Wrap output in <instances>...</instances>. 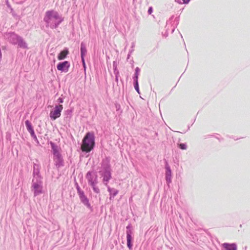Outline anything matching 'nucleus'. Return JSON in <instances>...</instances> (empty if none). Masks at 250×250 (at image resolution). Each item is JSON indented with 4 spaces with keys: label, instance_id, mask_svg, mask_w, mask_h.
Listing matches in <instances>:
<instances>
[{
    "label": "nucleus",
    "instance_id": "1",
    "mask_svg": "<svg viewBox=\"0 0 250 250\" xmlns=\"http://www.w3.org/2000/svg\"><path fill=\"white\" fill-rule=\"evenodd\" d=\"M95 146V136L93 132H87L82 141L81 150L83 152H89Z\"/></svg>",
    "mask_w": 250,
    "mask_h": 250
},
{
    "label": "nucleus",
    "instance_id": "2",
    "mask_svg": "<svg viewBox=\"0 0 250 250\" xmlns=\"http://www.w3.org/2000/svg\"><path fill=\"white\" fill-rule=\"evenodd\" d=\"M60 17L58 12L53 10L48 11L45 13V16L44 18V20L47 23H50L51 22H54L56 23L58 21H60Z\"/></svg>",
    "mask_w": 250,
    "mask_h": 250
},
{
    "label": "nucleus",
    "instance_id": "3",
    "mask_svg": "<svg viewBox=\"0 0 250 250\" xmlns=\"http://www.w3.org/2000/svg\"><path fill=\"white\" fill-rule=\"evenodd\" d=\"M63 109L62 105L60 104L56 105L53 110L50 111L49 116L51 119L55 120L60 117L61 115V112Z\"/></svg>",
    "mask_w": 250,
    "mask_h": 250
},
{
    "label": "nucleus",
    "instance_id": "4",
    "mask_svg": "<svg viewBox=\"0 0 250 250\" xmlns=\"http://www.w3.org/2000/svg\"><path fill=\"white\" fill-rule=\"evenodd\" d=\"M50 144L53 150L54 160L61 162L62 161V156L60 153V148L53 143H51Z\"/></svg>",
    "mask_w": 250,
    "mask_h": 250
},
{
    "label": "nucleus",
    "instance_id": "5",
    "mask_svg": "<svg viewBox=\"0 0 250 250\" xmlns=\"http://www.w3.org/2000/svg\"><path fill=\"white\" fill-rule=\"evenodd\" d=\"M32 188L34 191L35 196L41 194L42 191V182L33 183L32 186Z\"/></svg>",
    "mask_w": 250,
    "mask_h": 250
},
{
    "label": "nucleus",
    "instance_id": "6",
    "mask_svg": "<svg viewBox=\"0 0 250 250\" xmlns=\"http://www.w3.org/2000/svg\"><path fill=\"white\" fill-rule=\"evenodd\" d=\"M70 67V64L67 61L60 62L57 66V69L59 71L67 72Z\"/></svg>",
    "mask_w": 250,
    "mask_h": 250
},
{
    "label": "nucleus",
    "instance_id": "7",
    "mask_svg": "<svg viewBox=\"0 0 250 250\" xmlns=\"http://www.w3.org/2000/svg\"><path fill=\"white\" fill-rule=\"evenodd\" d=\"M86 178L88 180L89 184H90L92 187H94V186H96L97 183V181L95 179H93L92 177V172H88L87 173L86 175Z\"/></svg>",
    "mask_w": 250,
    "mask_h": 250
},
{
    "label": "nucleus",
    "instance_id": "8",
    "mask_svg": "<svg viewBox=\"0 0 250 250\" xmlns=\"http://www.w3.org/2000/svg\"><path fill=\"white\" fill-rule=\"evenodd\" d=\"M131 234L132 231L131 230H128L126 231L127 246L129 250H131L132 248V245L131 244Z\"/></svg>",
    "mask_w": 250,
    "mask_h": 250
},
{
    "label": "nucleus",
    "instance_id": "9",
    "mask_svg": "<svg viewBox=\"0 0 250 250\" xmlns=\"http://www.w3.org/2000/svg\"><path fill=\"white\" fill-rule=\"evenodd\" d=\"M223 247L225 250H237V246L235 244H229L225 243L222 244Z\"/></svg>",
    "mask_w": 250,
    "mask_h": 250
},
{
    "label": "nucleus",
    "instance_id": "10",
    "mask_svg": "<svg viewBox=\"0 0 250 250\" xmlns=\"http://www.w3.org/2000/svg\"><path fill=\"white\" fill-rule=\"evenodd\" d=\"M17 43L18 45L21 48H27L26 43L24 41V40L19 36H17Z\"/></svg>",
    "mask_w": 250,
    "mask_h": 250
},
{
    "label": "nucleus",
    "instance_id": "11",
    "mask_svg": "<svg viewBox=\"0 0 250 250\" xmlns=\"http://www.w3.org/2000/svg\"><path fill=\"white\" fill-rule=\"evenodd\" d=\"M25 125L27 127V130L29 132L31 135L33 137H35V134L34 131V129L32 126L31 124L28 120L25 121Z\"/></svg>",
    "mask_w": 250,
    "mask_h": 250
},
{
    "label": "nucleus",
    "instance_id": "12",
    "mask_svg": "<svg viewBox=\"0 0 250 250\" xmlns=\"http://www.w3.org/2000/svg\"><path fill=\"white\" fill-rule=\"evenodd\" d=\"M68 50L67 49H64L61 51L58 56V59L59 60H62L65 59L67 55L68 54Z\"/></svg>",
    "mask_w": 250,
    "mask_h": 250
},
{
    "label": "nucleus",
    "instance_id": "13",
    "mask_svg": "<svg viewBox=\"0 0 250 250\" xmlns=\"http://www.w3.org/2000/svg\"><path fill=\"white\" fill-rule=\"evenodd\" d=\"M87 53L86 48L83 43H81V58H84Z\"/></svg>",
    "mask_w": 250,
    "mask_h": 250
},
{
    "label": "nucleus",
    "instance_id": "14",
    "mask_svg": "<svg viewBox=\"0 0 250 250\" xmlns=\"http://www.w3.org/2000/svg\"><path fill=\"white\" fill-rule=\"evenodd\" d=\"M166 172V180L167 181L170 182V177H171V170L169 168H167Z\"/></svg>",
    "mask_w": 250,
    "mask_h": 250
},
{
    "label": "nucleus",
    "instance_id": "15",
    "mask_svg": "<svg viewBox=\"0 0 250 250\" xmlns=\"http://www.w3.org/2000/svg\"><path fill=\"white\" fill-rule=\"evenodd\" d=\"M79 193L80 197L81 198L82 201H83V200L84 199L86 200V201H87V200L86 198L85 197V196L84 195L83 192L79 191Z\"/></svg>",
    "mask_w": 250,
    "mask_h": 250
},
{
    "label": "nucleus",
    "instance_id": "16",
    "mask_svg": "<svg viewBox=\"0 0 250 250\" xmlns=\"http://www.w3.org/2000/svg\"><path fill=\"white\" fill-rule=\"evenodd\" d=\"M179 147L182 150H185L187 149V146L184 144H180L179 145Z\"/></svg>",
    "mask_w": 250,
    "mask_h": 250
},
{
    "label": "nucleus",
    "instance_id": "17",
    "mask_svg": "<svg viewBox=\"0 0 250 250\" xmlns=\"http://www.w3.org/2000/svg\"><path fill=\"white\" fill-rule=\"evenodd\" d=\"M92 188H93L94 191L95 192H96L97 193H99V192H100L99 189L98 188L96 187L95 186H94V187H92Z\"/></svg>",
    "mask_w": 250,
    "mask_h": 250
},
{
    "label": "nucleus",
    "instance_id": "18",
    "mask_svg": "<svg viewBox=\"0 0 250 250\" xmlns=\"http://www.w3.org/2000/svg\"><path fill=\"white\" fill-rule=\"evenodd\" d=\"M135 89L138 91L139 92V86H138V80H136V84H135Z\"/></svg>",
    "mask_w": 250,
    "mask_h": 250
},
{
    "label": "nucleus",
    "instance_id": "19",
    "mask_svg": "<svg viewBox=\"0 0 250 250\" xmlns=\"http://www.w3.org/2000/svg\"><path fill=\"white\" fill-rule=\"evenodd\" d=\"M108 176H105L104 178V181H107L109 179H110V174H108Z\"/></svg>",
    "mask_w": 250,
    "mask_h": 250
},
{
    "label": "nucleus",
    "instance_id": "20",
    "mask_svg": "<svg viewBox=\"0 0 250 250\" xmlns=\"http://www.w3.org/2000/svg\"><path fill=\"white\" fill-rule=\"evenodd\" d=\"M152 12V8L151 7H149L148 10V13L149 14H151Z\"/></svg>",
    "mask_w": 250,
    "mask_h": 250
},
{
    "label": "nucleus",
    "instance_id": "21",
    "mask_svg": "<svg viewBox=\"0 0 250 250\" xmlns=\"http://www.w3.org/2000/svg\"><path fill=\"white\" fill-rule=\"evenodd\" d=\"M82 58V62H83V67H85V63L84 58Z\"/></svg>",
    "mask_w": 250,
    "mask_h": 250
},
{
    "label": "nucleus",
    "instance_id": "22",
    "mask_svg": "<svg viewBox=\"0 0 250 250\" xmlns=\"http://www.w3.org/2000/svg\"><path fill=\"white\" fill-rule=\"evenodd\" d=\"M58 102L60 103H62L63 101V99L62 98H59L58 100Z\"/></svg>",
    "mask_w": 250,
    "mask_h": 250
},
{
    "label": "nucleus",
    "instance_id": "23",
    "mask_svg": "<svg viewBox=\"0 0 250 250\" xmlns=\"http://www.w3.org/2000/svg\"><path fill=\"white\" fill-rule=\"evenodd\" d=\"M183 1L184 3L187 4L189 2L190 0H183Z\"/></svg>",
    "mask_w": 250,
    "mask_h": 250
},
{
    "label": "nucleus",
    "instance_id": "24",
    "mask_svg": "<svg viewBox=\"0 0 250 250\" xmlns=\"http://www.w3.org/2000/svg\"><path fill=\"white\" fill-rule=\"evenodd\" d=\"M137 68L136 69V76H135V78H136V81L138 79V74H137Z\"/></svg>",
    "mask_w": 250,
    "mask_h": 250
},
{
    "label": "nucleus",
    "instance_id": "25",
    "mask_svg": "<svg viewBox=\"0 0 250 250\" xmlns=\"http://www.w3.org/2000/svg\"><path fill=\"white\" fill-rule=\"evenodd\" d=\"M129 228H130V226H128L126 227V229H129Z\"/></svg>",
    "mask_w": 250,
    "mask_h": 250
}]
</instances>
